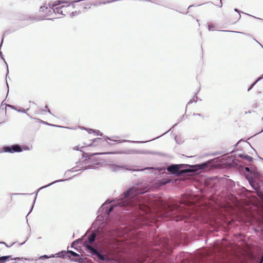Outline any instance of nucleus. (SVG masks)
<instances>
[{"instance_id":"6","label":"nucleus","mask_w":263,"mask_h":263,"mask_svg":"<svg viewBox=\"0 0 263 263\" xmlns=\"http://www.w3.org/2000/svg\"><path fill=\"white\" fill-rule=\"evenodd\" d=\"M72 2L77 3V6L79 8V11L84 12L93 6V4L87 0H73Z\"/></svg>"},{"instance_id":"11","label":"nucleus","mask_w":263,"mask_h":263,"mask_svg":"<svg viewBox=\"0 0 263 263\" xmlns=\"http://www.w3.org/2000/svg\"><path fill=\"white\" fill-rule=\"evenodd\" d=\"M104 153H105L104 152H103L101 151L98 150V151H96V152H93V153H89V156H94V155H101V154H104Z\"/></svg>"},{"instance_id":"12","label":"nucleus","mask_w":263,"mask_h":263,"mask_svg":"<svg viewBox=\"0 0 263 263\" xmlns=\"http://www.w3.org/2000/svg\"><path fill=\"white\" fill-rule=\"evenodd\" d=\"M10 257V256L0 257V263L5 262L9 260Z\"/></svg>"},{"instance_id":"15","label":"nucleus","mask_w":263,"mask_h":263,"mask_svg":"<svg viewBox=\"0 0 263 263\" xmlns=\"http://www.w3.org/2000/svg\"><path fill=\"white\" fill-rule=\"evenodd\" d=\"M40 11H43V12L44 11H46V12H47V11H49V10L47 7H45V6H44V7H41Z\"/></svg>"},{"instance_id":"5","label":"nucleus","mask_w":263,"mask_h":263,"mask_svg":"<svg viewBox=\"0 0 263 263\" xmlns=\"http://www.w3.org/2000/svg\"><path fill=\"white\" fill-rule=\"evenodd\" d=\"M106 139L104 140L102 138H97L92 142L90 140L88 143H85L84 145L82 146V147L92 146L97 147L98 149H100L106 145Z\"/></svg>"},{"instance_id":"9","label":"nucleus","mask_w":263,"mask_h":263,"mask_svg":"<svg viewBox=\"0 0 263 263\" xmlns=\"http://www.w3.org/2000/svg\"><path fill=\"white\" fill-rule=\"evenodd\" d=\"M171 180L169 179L164 178L161 180H159L158 181V184L160 186L164 185L169 182H170Z\"/></svg>"},{"instance_id":"18","label":"nucleus","mask_w":263,"mask_h":263,"mask_svg":"<svg viewBox=\"0 0 263 263\" xmlns=\"http://www.w3.org/2000/svg\"><path fill=\"white\" fill-rule=\"evenodd\" d=\"M43 258L47 259V258H49V257L47 255H45L44 256H41L40 258Z\"/></svg>"},{"instance_id":"7","label":"nucleus","mask_w":263,"mask_h":263,"mask_svg":"<svg viewBox=\"0 0 263 263\" xmlns=\"http://www.w3.org/2000/svg\"><path fill=\"white\" fill-rule=\"evenodd\" d=\"M22 151V149L18 145H13L11 146H7L3 147L1 152H6L13 153L15 152H21Z\"/></svg>"},{"instance_id":"17","label":"nucleus","mask_w":263,"mask_h":263,"mask_svg":"<svg viewBox=\"0 0 263 263\" xmlns=\"http://www.w3.org/2000/svg\"><path fill=\"white\" fill-rule=\"evenodd\" d=\"M107 139L109 140L114 141L115 142H121V140L118 139V137H116V139H110L109 138H107Z\"/></svg>"},{"instance_id":"8","label":"nucleus","mask_w":263,"mask_h":263,"mask_svg":"<svg viewBox=\"0 0 263 263\" xmlns=\"http://www.w3.org/2000/svg\"><path fill=\"white\" fill-rule=\"evenodd\" d=\"M86 247L88 250L90 251V252L95 255H96L100 259L102 260H104L105 259V257L103 255H101L100 253H99L96 249L90 246V245H87Z\"/></svg>"},{"instance_id":"2","label":"nucleus","mask_w":263,"mask_h":263,"mask_svg":"<svg viewBox=\"0 0 263 263\" xmlns=\"http://www.w3.org/2000/svg\"><path fill=\"white\" fill-rule=\"evenodd\" d=\"M164 215L166 217L170 218H177L176 221L180 220L183 219L184 217L187 215H185L187 212V209L186 208L180 206L176 204L167 205L165 207Z\"/></svg>"},{"instance_id":"19","label":"nucleus","mask_w":263,"mask_h":263,"mask_svg":"<svg viewBox=\"0 0 263 263\" xmlns=\"http://www.w3.org/2000/svg\"><path fill=\"white\" fill-rule=\"evenodd\" d=\"M113 210V207H111L109 209V212H111Z\"/></svg>"},{"instance_id":"16","label":"nucleus","mask_w":263,"mask_h":263,"mask_svg":"<svg viewBox=\"0 0 263 263\" xmlns=\"http://www.w3.org/2000/svg\"><path fill=\"white\" fill-rule=\"evenodd\" d=\"M244 158L248 160V161H251L252 160V158L249 156L246 155L244 157Z\"/></svg>"},{"instance_id":"20","label":"nucleus","mask_w":263,"mask_h":263,"mask_svg":"<svg viewBox=\"0 0 263 263\" xmlns=\"http://www.w3.org/2000/svg\"><path fill=\"white\" fill-rule=\"evenodd\" d=\"M85 143V142H84V143ZM83 145H84V144H83V145H80V144H79V146H77V147H79H79H80V148H82L83 147H82V146H83Z\"/></svg>"},{"instance_id":"3","label":"nucleus","mask_w":263,"mask_h":263,"mask_svg":"<svg viewBox=\"0 0 263 263\" xmlns=\"http://www.w3.org/2000/svg\"><path fill=\"white\" fill-rule=\"evenodd\" d=\"M73 4L68 2H61L58 5H55L52 9L55 13L66 15L70 13Z\"/></svg>"},{"instance_id":"4","label":"nucleus","mask_w":263,"mask_h":263,"mask_svg":"<svg viewBox=\"0 0 263 263\" xmlns=\"http://www.w3.org/2000/svg\"><path fill=\"white\" fill-rule=\"evenodd\" d=\"M184 165L173 164L167 167V171L173 174L180 175L186 173L193 172L191 170L186 169L180 170Z\"/></svg>"},{"instance_id":"13","label":"nucleus","mask_w":263,"mask_h":263,"mask_svg":"<svg viewBox=\"0 0 263 263\" xmlns=\"http://www.w3.org/2000/svg\"><path fill=\"white\" fill-rule=\"evenodd\" d=\"M70 3L72 4L73 3V2H72V1L73 0H70ZM116 0H103L102 2H100V4H107V3H111L112 2H114Z\"/></svg>"},{"instance_id":"21","label":"nucleus","mask_w":263,"mask_h":263,"mask_svg":"<svg viewBox=\"0 0 263 263\" xmlns=\"http://www.w3.org/2000/svg\"><path fill=\"white\" fill-rule=\"evenodd\" d=\"M196 116H198V117H199L200 118H201L203 119V117L200 115V114H196Z\"/></svg>"},{"instance_id":"10","label":"nucleus","mask_w":263,"mask_h":263,"mask_svg":"<svg viewBox=\"0 0 263 263\" xmlns=\"http://www.w3.org/2000/svg\"><path fill=\"white\" fill-rule=\"evenodd\" d=\"M96 235L95 233H92L88 237V242L89 243H92L95 240Z\"/></svg>"},{"instance_id":"1","label":"nucleus","mask_w":263,"mask_h":263,"mask_svg":"<svg viewBox=\"0 0 263 263\" xmlns=\"http://www.w3.org/2000/svg\"><path fill=\"white\" fill-rule=\"evenodd\" d=\"M142 192L135 187H132L125 193V199L118 203L120 206H125L126 205L138 206V209L143 213H148L151 212V208L149 205L145 204L146 199L141 196Z\"/></svg>"},{"instance_id":"14","label":"nucleus","mask_w":263,"mask_h":263,"mask_svg":"<svg viewBox=\"0 0 263 263\" xmlns=\"http://www.w3.org/2000/svg\"><path fill=\"white\" fill-rule=\"evenodd\" d=\"M68 253L70 254L72 256L78 257L79 256V255L77 253L72 251H68Z\"/></svg>"}]
</instances>
